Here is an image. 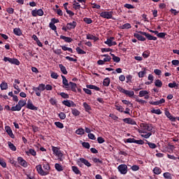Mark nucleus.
Masks as SVG:
<instances>
[{"label":"nucleus","instance_id":"f257e3e1","mask_svg":"<svg viewBox=\"0 0 179 179\" xmlns=\"http://www.w3.org/2000/svg\"><path fill=\"white\" fill-rule=\"evenodd\" d=\"M143 36H145V37L146 38H145ZM134 37L137 38L138 41H146V38L149 41L152 40L153 41H156V40H157V38L156 36H153L150 34L141 31H136V33L134 34Z\"/></svg>","mask_w":179,"mask_h":179},{"label":"nucleus","instance_id":"f03ea898","mask_svg":"<svg viewBox=\"0 0 179 179\" xmlns=\"http://www.w3.org/2000/svg\"><path fill=\"white\" fill-rule=\"evenodd\" d=\"M41 165H37L36 166L38 174L42 176H48L50 174V171H51V166H50V164L48 162H45Z\"/></svg>","mask_w":179,"mask_h":179},{"label":"nucleus","instance_id":"7ed1b4c3","mask_svg":"<svg viewBox=\"0 0 179 179\" xmlns=\"http://www.w3.org/2000/svg\"><path fill=\"white\" fill-rule=\"evenodd\" d=\"M140 127L141 128V130H139V134H147L148 132H153L154 134L156 132V131L153 130V124L150 123H141L140 124Z\"/></svg>","mask_w":179,"mask_h":179},{"label":"nucleus","instance_id":"20e7f679","mask_svg":"<svg viewBox=\"0 0 179 179\" xmlns=\"http://www.w3.org/2000/svg\"><path fill=\"white\" fill-rule=\"evenodd\" d=\"M32 90L35 92L36 96L38 97L41 96V92H44L45 90V85L39 84L38 87H33Z\"/></svg>","mask_w":179,"mask_h":179},{"label":"nucleus","instance_id":"39448f33","mask_svg":"<svg viewBox=\"0 0 179 179\" xmlns=\"http://www.w3.org/2000/svg\"><path fill=\"white\" fill-rule=\"evenodd\" d=\"M113 11H102L99 13L101 17H103V19H114L113 18Z\"/></svg>","mask_w":179,"mask_h":179},{"label":"nucleus","instance_id":"423d86ee","mask_svg":"<svg viewBox=\"0 0 179 179\" xmlns=\"http://www.w3.org/2000/svg\"><path fill=\"white\" fill-rule=\"evenodd\" d=\"M4 62H9L10 64H13L14 65H20V62L17 59L10 58L8 57H4L3 59Z\"/></svg>","mask_w":179,"mask_h":179},{"label":"nucleus","instance_id":"0eeeda50","mask_svg":"<svg viewBox=\"0 0 179 179\" xmlns=\"http://www.w3.org/2000/svg\"><path fill=\"white\" fill-rule=\"evenodd\" d=\"M4 62H9L10 64H13L14 65H20V62L17 59L10 58L8 57H4L3 59Z\"/></svg>","mask_w":179,"mask_h":179},{"label":"nucleus","instance_id":"6e6552de","mask_svg":"<svg viewBox=\"0 0 179 179\" xmlns=\"http://www.w3.org/2000/svg\"><path fill=\"white\" fill-rule=\"evenodd\" d=\"M117 170L120 174H127L128 173V166L125 164H120L117 167Z\"/></svg>","mask_w":179,"mask_h":179},{"label":"nucleus","instance_id":"1a4fd4ad","mask_svg":"<svg viewBox=\"0 0 179 179\" xmlns=\"http://www.w3.org/2000/svg\"><path fill=\"white\" fill-rule=\"evenodd\" d=\"M31 15H32V16H34V17H36L37 16H43L44 15V11L41 8H40L38 10H37V8H36L35 10H33L31 11Z\"/></svg>","mask_w":179,"mask_h":179},{"label":"nucleus","instance_id":"9d476101","mask_svg":"<svg viewBox=\"0 0 179 179\" xmlns=\"http://www.w3.org/2000/svg\"><path fill=\"white\" fill-rule=\"evenodd\" d=\"M27 108H28V110H33L34 111H37V110H38V107L35 106L33 104V102L31 101V99H29L27 101Z\"/></svg>","mask_w":179,"mask_h":179},{"label":"nucleus","instance_id":"9b49d317","mask_svg":"<svg viewBox=\"0 0 179 179\" xmlns=\"http://www.w3.org/2000/svg\"><path fill=\"white\" fill-rule=\"evenodd\" d=\"M17 160L18 164H20L22 167H24V169H26V167H27V166H28L27 162H26V160H24V159H23V157H18Z\"/></svg>","mask_w":179,"mask_h":179},{"label":"nucleus","instance_id":"f8f14e48","mask_svg":"<svg viewBox=\"0 0 179 179\" xmlns=\"http://www.w3.org/2000/svg\"><path fill=\"white\" fill-rule=\"evenodd\" d=\"M62 104L66 106V107H76V103L71 100H64L62 101Z\"/></svg>","mask_w":179,"mask_h":179},{"label":"nucleus","instance_id":"ddd939ff","mask_svg":"<svg viewBox=\"0 0 179 179\" xmlns=\"http://www.w3.org/2000/svg\"><path fill=\"white\" fill-rule=\"evenodd\" d=\"M114 37H110L105 41V44H107L108 47H113V45H117V42L113 41L114 40Z\"/></svg>","mask_w":179,"mask_h":179},{"label":"nucleus","instance_id":"4468645a","mask_svg":"<svg viewBox=\"0 0 179 179\" xmlns=\"http://www.w3.org/2000/svg\"><path fill=\"white\" fill-rule=\"evenodd\" d=\"M62 83L65 86L64 87H65L66 90H69V89H71V87H69V83H68V80L64 75H62Z\"/></svg>","mask_w":179,"mask_h":179},{"label":"nucleus","instance_id":"2eb2a0df","mask_svg":"<svg viewBox=\"0 0 179 179\" xmlns=\"http://www.w3.org/2000/svg\"><path fill=\"white\" fill-rule=\"evenodd\" d=\"M78 26V23L76 21H73L72 22H69L66 24V29L68 30H73Z\"/></svg>","mask_w":179,"mask_h":179},{"label":"nucleus","instance_id":"dca6fc26","mask_svg":"<svg viewBox=\"0 0 179 179\" xmlns=\"http://www.w3.org/2000/svg\"><path fill=\"white\" fill-rule=\"evenodd\" d=\"M166 103V99H161L159 101H149V103L151 104V106H160V104H163Z\"/></svg>","mask_w":179,"mask_h":179},{"label":"nucleus","instance_id":"f3484780","mask_svg":"<svg viewBox=\"0 0 179 179\" xmlns=\"http://www.w3.org/2000/svg\"><path fill=\"white\" fill-rule=\"evenodd\" d=\"M6 131L7 132L8 135L12 138L15 139V134H13V131H12V129H10V127L6 126Z\"/></svg>","mask_w":179,"mask_h":179},{"label":"nucleus","instance_id":"a211bd4d","mask_svg":"<svg viewBox=\"0 0 179 179\" xmlns=\"http://www.w3.org/2000/svg\"><path fill=\"white\" fill-rule=\"evenodd\" d=\"M87 89H91L92 90H96V92H100V87L94 85H86Z\"/></svg>","mask_w":179,"mask_h":179},{"label":"nucleus","instance_id":"6ab92c4d","mask_svg":"<svg viewBox=\"0 0 179 179\" xmlns=\"http://www.w3.org/2000/svg\"><path fill=\"white\" fill-rule=\"evenodd\" d=\"M165 115H166L167 118L170 120V121H172V122H175L176 121V117L173 115H171V113H170L169 111H166L165 113Z\"/></svg>","mask_w":179,"mask_h":179},{"label":"nucleus","instance_id":"aec40b11","mask_svg":"<svg viewBox=\"0 0 179 179\" xmlns=\"http://www.w3.org/2000/svg\"><path fill=\"white\" fill-rule=\"evenodd\" d=\"M59 68L64 75H68V71H66V67L64 64H59Z\"/></svg>","mask_w":179,"mask_h":179},{"label":"nucleus","instance_id":"412c9836","mask_svg":"<svg viewBox=\"0 0 179 179\" xmlns=\"http://www.w3.org/2000/svg\"><path fill=\"white\" fill-rule=\"evenodd\" d=\"M69 85H70L71 91L76 93V87H78V85H76V83L69 82Z\"/></svg>","mask_w":179,"mask_h":179},{"label":"nucleus","instance_id":"4be33fe9","mask_svg":"<svg viewBox=\"0 0 179 179\" xmlns=\"http://www.w3.org/2000/svg\"><path fill=\"white\" fill-rule=\"evenodd\" d=\"M83 106L85 108V110L86 111V113H90L91 110H92V107L90 106V105H89L87 103L84 102L83 103Z\"/></svg>","mask_w":179,"mask_h":179},{"label":"nucleus","instance_id":"5701e85b","mask_svg":"<svg viewBox=\"0 0 179 179\" xmlns=\"http://www.w3.org/2000/svg\"><path fill=\"white\" fill-rule=\"evenodd\" d=\"M80 162H82L83 164H85V166H87V167H92V164L87 161V159L85 158H80Z\"/></svg>","mask_w":179,"mask_h":179},{"label":"nucleus","instance_id":"b1692460","mask_svg":"<svg viewBox=\"0 0 179 179\" xmlns=\"http://www.w3.org/2000/svg\"><path fill=\"white\" fill-rule=\"evenodd\" d=\"M60 38H62V40H64L65 43H72L73 41L71 37L65 36L64 35H61Z\"/></svg>","mask_w":179,"mask_h":179},{"label":"nucleus","instance_id":"393cba45","mask_svg":"<svg viewBox=\"0 0 179 179\" xmlns=\"http://www.w3.org/2000/svg\"><path fill=\"white\" fill-rule=\"evenodd\" d=\"M56 156L58 157L59 162H64V152L62 151H59Z\"/></svg>","mask_w":179,"mask_h":179},{"label":"nucleus","instance_id":"a878e982","mask_svg":"<svg viewBox=\"0 0 179 179\" xmlns=\"http://www.w3.org/2000/svg\"><path fill=\"white\" fill-rule=\"evenodd\" d=\"M169 87L171 89L175 88V89H178L179 85L177 84L175 81L173 83H170L168 85Z\"/></svg>","mask_w":179,"mask_h":179},{"label":"nucleus","instance_id":"bb28decb","mask_svg":"<svg viewBox=\"0 0 179 179\" xmlns=\"http://www.w3.org/2000/svg\"><path fill=\"white\" fill-rule=\"evenodd\" d=\"M71 113L74 117H78V115H80V111L76 108H71Z\"/></svg>","mask_w":179,"mask_h":179},{"label":"nucleus","instance_id":"cd10ccee","mask_svg":"<svg viewBox=\"0 0 179 179\" xmlns=\"http://www.w3.org/2000/svg\"><path fill=\"white\" fill-rule=\"evenodd\" d=\"M87 40H94V41H97V40H99V38L90 34H87Z\"/></svg>","mask_w":179,"mask_h":179},{"label":"nucleus","instance_id":"c85d7f7f","mask_svg":"<svg viewBox=\"0 0 179 179\" xmlns=\"http://www.w3.org/2000/svg\"><path fill=\"white\" fill-rule=\"evenodd\" d=\"M124 94H126V96H128V97H134V96H135V92L134 91H129V90H127L124 92Z\"/></svg>","mask_w":179,"mask_h":179},{"label":"nucleus","instance_id":"c756f323","mask_svg":"<svg viewBox=\"0 0 179 179\" xmlns=\"http://www.w3.org/2000/svg\"><path fill=\"white\" fill-rule=\"evenodd\" d=\"M8 148L9 149H10V150H13V152H16V146H15V145L13 143H12L10 141H8Z\"/></svg>","mask_w":179,"mask_h":179},{"label":"nucleus","instance_id":"7c9ffc66","mask_svg":"<svg viewBox=\"0 0 179 179\" xmlns=\"http://www.w3.org/2000/svg\"><path fill=\"white\" fill-rule=\"evenodd\" d=\"M22 110V106L17 103L15 106L11 107V111H20Z\"/></svg>","mask_w":179,"mask_h":179},{"label":"nucleus","instance_id":"2f4dec72","mask_svg":"<svg viewBox=\"0 0 179 179\" xmlns=\"http://www.w3.org/2000/svg\"><path fill=\"white\" fill-rule=\"evenodd\" d=\"M55 168L57 170V171H63L64 170V166L59 164H55Z\"/></svg>","mask_w":179,"mask_h":179},{"label":"nucleus","instance_id":"473e14b6","mask_svg":"<svg viewBox=\"0 0 179 179\" xmlns=\"http://www.w3.org/2000/svg\"><path fill=\"white\" fill-rule=\"evenodd\" d=\"M110 55H111V57H113V59L114 62H117L118 64V62H120V61H121V58H120L119 57L115 56V55L113 54V53H110Z\"/></svg>","mask_w":179,"mask_h":179},{"label":"nucleus","instance_id":"72a5a7b5","mask_svg":"<svg viewBox=\"0 0 179 179\" xmlns=\"http://www.w3.org/2000/svg\"><path fill=\"white\" fill-rule=\"evenodd\" d=\"M73 8L75 10H78V9H80V4L76 1V0L73 1Z\"/></svg>","mask_w":179,"mask_h":179},{"label":"nucleus","instance_id":"f704fd0d","mask_svg":"<svg viewBox=\"0 0 179 179\" xmlns=\"http://www.w3.org/2000/svg\"><path fill=\"white\" fill-rule=\"evenodd\" d=\"M145 142H147V144L148 145L149 148H150V149H156V148H157V145L155 143H150L148 140H145Z\"/></svg>","mask_w":179,"mask_h":179},{"label":"nucleus","instance_id":"c9c22d12","mask_svg":"<svg viewBox=\"0 0 179 179\" xmlns=\"http://www.w3.org/2000/svg\"><path fill=\"white\" fill-rule=\"evenodd\" d=\"M13 33L15 34V36H22V30H20V28H15L13 29Z\"/></svg>","mask_w":179,"mask_h":179},{"label":"nucleus","instance_id":"e433bc0d","mask_svg":"<svg viewBox=\"0 0 179 179\" xmlns=\"http://www.w3.org/2000/svg\"><path fill=\"white\" fill-rule=\"evenodd\" d=\"M146 94H149V92L147 90H141L139 92L138 97H145Z\"/></svg>","mask_w":179,"mask_h":179},{"label":"nucleus","instance_id":"4c0bfd02","mask_svg":"<svg viewBox=\"0 0 179 179\" xmlns=\"http://www.w3.org/2000/svg\"><path fill=\"white\" fill-rule=\"evenodd\" d=\"M0 87L1 90H7L8 89V83L6 82H2L0 85Z\"/></svg>","mask_w":179,"mask_h":179},{"label":"nucleus","instance_id":"58836bf2","mask_svg":"<svg viewBox=\"0 0 179 179\" xmlns=\"http://www.w3.org/2000/svg\"><path fill=\"white\" fill-rule=\"evenodd\" d=\"M110 82H111V80H110V78H106L103 80V86L108 87V86H110Z\"/></svg>","mask_w":179,"mask_h":179},{"label":"nucleus","instance_id":"ea45409f","mask_svg":"<svg viewBox=\"0 0 179 179\" xmlns=\"http://www.w3.org/2000/svg\"><path fill=\"white\" fill-rule=\"evenodd\" d=\"M52 150L53 152V155H55V156L59 152H61V150H59V148H58V147H55V146H52Z\"/></svg>","mask_w":179,"mask_h":179},{"label":"nucleus","instance_id":"a19ab883","mask_svg":"<svg viewBox=\"0 0 179 179\" xmlns=\"http://www.w3.org/2000/svg\"><path fill=\"white\" fill-rule=\"evenodd\" d=\"M153 173H154V174H157V176H159V174H162V169L156 166L153 169Z\"/></svg>","mask_w":179,"mask_h":179},{"label":"nucleus","instance_id":"79ce46f5","mask_svg":"<svg viewBox=\"0 0 179 179\" xmlns=\"http://www.w3.org/2000/svg\"><path fill=\"white\" fill-rule=\"evenodd\" d=\"M155 86H156L157 87H162V86H163V83L162 82V80L157 79L155 82Z\"/></svg>","mask_w":179,"mask_h":179},{"label":"nucleus","instance_id":"37998d69","mask_svg":"<svg viewBox=\"0 0 179 179\" xmlns=\"http://www.w3.org/2000/svg\"><path fill=\"white\" fill-rule=\"evenodd\" d=\"M76 51L78 52V54H79V55H85V54H86V51H85V50H82L80 48H79V47H77L76 48Z\"/></svg>","mask_w":179,"mask_h":179},{"label":"nucleus","instance_id":"c03bdc74","mask_svg":"<svg viewBox=\"0 0 179 179\" xmlns=\"http://www.w3.org/2000/svg\"><path fill=\"white\" fill-rule=\"evenodd\" d=\"M71 169L75 174H80V171L79 170V168H78V166H73L71 167Z\"/></svg>","mask_w":179,"mask_h":179},{"label":"nucleus","instance_id":"a18cd8bd","mask_svg":"<svg viewBox=\"0 0 179 179\" xmlns=\"http://www.w3.org/2000/svg\"><path fill=\"white\" fill-rule=\"evenodd\" d=\"M76 134H77V135H85V129L82 128L78 129L76 131Z\"/></svg>","mask_w":179,"mask_h":179},{"label":"nucleus","instance_id":"49530a36","mask_svg":"<svg viewBox=\"0 0 179 179\" xmlns=\"http://www.w3.org/2000/svg\"><path fill=\"white\" fill-rule=\"evenodd\" d=\"M163 176L166 178V179H173V176H171V173H169V172H165L163 174Z\"/></svg>","mask_w":179,"mask_h":179},{"label":"nucleus","instance_id":"de8ad7c7","mask_svg":"<svg viewBox=\"0 0 179 179\" xmlns=\"http://www.w3.org/2000/svg\"><path fill=\"white\" fill-rule=\"evenodd\" d=\"M120 29H122V30H125V29H131V24L129 23L124 24L120 27Z\"/></svg>","mask_w":179,"mask_h":179},{"label":"nucleus","instance_id":"09e8293b","mask_svg":"<svg viewBox=\"0 0 179 179\" xmlns=\"http://www.w3.org/2000/svg\"><path fill=\"white\" fill-rule=\"evenodd\" d=\"M83 22H85V23H87V24H91V23H93V20H92V18L89 17H84Z\"/></svg>","mask_w":179,"mask_h":179},{"label":"nucleus","instance_id":"8fccbe9b","mask_svg":"<svg viewBox=\"0 0 179 179\" xmlns=\"http://www.w3.org/2000/svg\"><path fill=\"white\" fill-rule=\"evenodd\" d=\"M0 165L3 169H6V162H5V159H3V158H0Z\"/></svg>","mask_w":179,"mask_h":179},{"label":"nucleus","instance_id":"3c124183","mask_svg":"<svg viewBox=\"0 0 179 179\" xmlns=\"http://www.w3.org/2000/svg\"><path fill=\"white\" fill-rule=\"evenodd\" d=\"M145 75H146V68L143 71L138 72V78H144Z\"/></svg>","mask_w":179,"mask_h":179},{"label":"nucleus","instance_id":"603ef678","mask_svg":"<svg viewBox=\"0 0 179 179\" xmlns=\"http://www.w3.org/2000/svg\"><path fill=\"white\" fill-rule=\"evenodd\" d=\"M151 113L152 114H157L158 115H160V114H162V110L160 109H152Z\"/></svg>","mask_w":179,"mask_h":179},{"label":"nucleus","instance_id":"864d4df0","mask_svg":"<svg viewBox=\"0 0 179 179\" xmlns=\"http://www.w3.org/2000/svg\"><path fill=\"white\" fill-rule=\"evenodd\" d=\"M26 153H29V155H31V156H36L37 155V152H36V150L34 149L30 148L29 150V152H26Z\"/></svg>","mask_w":179,"mask_h":179},{"label":"nucleus","instance_id":"5fc2aeb1","mask_svg":"<svg viewBox=\"0 0 179 179\" xmlns=\"http://www.w3.org/2000/svg\"><path fill=\"white\" fill-rule=\"evenodd\" d=\"M152 136V132H148L146 134H141L142 138H145V139H149Z\"/></svg>","mask_w":179,"mask_h":179},{"label":"nucleus","instance_id":"6e6d98bb","mask_svg":"<svg viewBox=\"0 0 179 179\" xmlns=\"http://www.w3.org/2000/svg\"><path fill=\"white\" fill-rule=\"evenodd\" d=\"M134 98L136 99V101H137V103H140L141 104H144L146 103V101L143 99H139L136 96H134Z\"/></svg>","mask_w":179,"mask_h":179},{"label":"nucleus","instance_id":"4d7b16f0","mask_svg":"<svg viewBox=\"0 0 179 179\" xmlns=\"http://www.w3.org/2000/svg\"><path fill=\"white\" fill-rule=\"evenodd\" d=\"M135 138H126L124 140L125 143H135Z\"/></svg>","mask_w":179,"mask_h":179},{"label":"nucleus","instance_id":"13d9d810","mask_svg":"<svg viewBox=\"0 0 179 179\" xmlns=\"http://www.w3.org/2000/svg\"><path fill=\"white\" fill-rule=\"evenodd\" d=\"M157 37H159V38H164V37H166V36H167V34L164 33V32H160L157 34Z\"/></svg>","mask_w":179,"mask_h":179},{"label":"nucleus","instance_id":"bf43d9fd","mask_svg":"<svg viewBox=\"0 0 179 179\" xmlns=\"http://www.w3.org/2000/svg\"><path fill=\"white\" fill-rule=\"evenodd\" d=\"M55 125H56V127L57 128H59L60 129H62V128H64V124L61 123L60 122H55Z\"/></svg>","mask_w":179,"mask_h":179},{"label":"nucleus","instance_id":"052dcab7","mask_svg":"<svg viewBox=\"0 0 179 179\" xmlns=\"http://www.w3.org/2000/svg\"><path fill=\"white\" fill-rule=\"evenodd\" d=\"M59 96L62 97V99H69V94L65 93V92H60Z\"/></svg>","mask_w":179,"mask_h":179},{"label":"nucleus","instance_id":"680f3d73","mask_svg":"<svg viewBox=\"0 0 179 179\" xmlns=\"http://www.w3.org/2000/svg\"><path fill=\"white\" fill-rule=\"evenodd\" d=\"M50 104H52V106H57V99H54V98H50L49 100Z\"/></svg>","mask_w":179,"mask_h":179},{"label":"nucleus","instance_id":"e2e57ef3","mask_svg":"<svg viewBox=\"0 0 179 179\" xmlns=\"http://www.w3.org/2000/svg\"><path fill=\"white\" fill-rule=\"evenodd\" d=\"M58 116L60 118V120H65L66 118V115L63 112L59 113Z\"/></svg>","mask_w":179,"mask_h":179},{"label":"nucleus","instance_id":"0e129e2a","mask_svg":"<svg viewBox=\"0 0 179 179\" xmlns=\"http://www.w3.org/2000/svg\"><path fill=\"white\" fill-rule=\"evenodd\" d=\"M92 160L94 162V163H100V164H103V161H101L100 159L92 157Z\"/></svg>","mask_w":179,"mask_h":179},{"label":"nucleus","instance_id":"69168bd1","mask_svg":"<svg viewBox=\"0 0 179 179\" xmlns=\"http://www.w3.org/2000/svg\"><path fill=\"white\" fill-rule=\"evenodd\" d=\"M150 55V52H149L148 50H146L143 53V58H149Z\"/></svg>","mask_w":179,"mask_h":179},{"label":"nucleus","instance_id":"338daca9","mask_svg":"<svg viewBox=\"0 0 179 179\" xmlns=\"http://www.w3.org/2000/svg\"><path fill=\"white\" fill-rule=\"evenodd\" d=\"M50 76L52 79H58V73H55V72H52L50 74Z\"/></svg>","mask_w":179,"mask_h":179},{"label":"nucleus","instance_id":"774afa93","mask_svg":"<svg viewBox=\"0 0 179 179\" xmlns=\"http://www.w3.org/2000/svg\"><path fill=\"white\" fill-rule=\"evenodd\" d=\"M18 105H20L22 107H24V106H26V101L24 100H20L18 101Z\"/></svg>","mask_w":179,"mask_h":179}]
</instances>
